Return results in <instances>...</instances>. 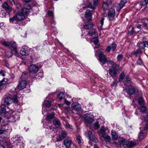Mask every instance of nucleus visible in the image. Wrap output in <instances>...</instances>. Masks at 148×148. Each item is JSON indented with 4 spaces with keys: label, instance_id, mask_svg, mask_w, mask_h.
Here are the masks:
<instances>
[{
    "label": "nucleus",
    "instance_id": "f257e3e1",
    "mask_svg": "<svg viewBox=\"0 0 148 148\" xmlns=\"http://www.w3.org/2000/svg\"><path fill=\"white\" fill-rule=\"evenodd\" d=\"M52 102L51 100L48 97L46 98V100L44 101V105L42 106V114L44 116L47 115L45 119L48 122L50 121L54 117V113L52 112L51 114H49V113L46 108L51 106Z\"/></svg>",
    "mask_w": 148,
    "mask_h": 148
},
{
    "label": "nucleus",
    "instance_id": "f03ea898",
    "mask_svg": "<svg viewBox=\"0 0 148 148\" xmlns=\"http://www.w3.org/2000/svg\"><path fill=\"white\" fill-rule=\"evenodd\" d=\"M143 127H140L141 131L139 132L138 135V138L140 140L143 138L145 134L142 131L144 130H146L148 129V116L147 114L143 115L142 123Z\"/></svg>",
    "mask_w": 148,
    "mask_h": 148
},
{
    "label": "nucleus",
    "instance_id": "7ed1b4c3",
    "mask_svg": "<svg viewBox=\"0 0 148 148\" xmlns=\"http://www.w3.org/2000/svg\"><path fill=\"white\" fill-rule=\"evenodd\" d=\"M107 64L111 65L112 66L111 69L109 70V74L112 77H114L116 76L117 73L119 71V65L114 63L112 61H109L107 62Z\"/></svg>",
    "mask_w": 148,
    "mask_h": 148
},
{
    "label": "nucleus",
    "instance_id": "20e7f679",
    "mask_svg": "<svg viewBox=\"0 0 148 148\" xmlns=\"http://www.w3.org/2000/svg\"><path fill=\"white\" fill-rule=\"evenodd\" d=\"M99 3V0H93L92 4L90 2L88 1L86 3L83 5H85V6L82 7V9H81L79 11L81 12L83 10H85L86 8H90L93 10H95L96 9V7L97 6Z\"/></svg>",
    "mask_w": 148,
    "mask_h": 148
},
{
    "label": "nucleus",
    "instance_id": "39448f33",
    "mask_svg": "<svg viewBox=\"0 0 148 148\" xmlns=\"http://www.w3.org/2000/svg\"><path fill=\"white\" fill-rule=\"evenodd\" d=\"M25 18V15L22 12H18L12 17L10 18V23H12L16 21H21L23 20Z\"/></svg>",
    "mask_w": 148,
    "mask_h": 148
},
{
    "label": "nucleus",
    "instance_id": "423d86ee",
    "mask_svg": "<svg viewBox=\"0 0 148 148\" xmlns=\"http://www.w3.org/2000/svg\"><path fill=\"white\" fill-rule=\"evenodd\" d=\"M84 122L86 125H89L95 121L94 116L90 113H87L84 117Z\"/></svg>",
    "mask_w": 148,
    "mask_h": 148
},
{
    "label": "nucleus",
    "instance_id": "0eeeda50",
    "mask_svg": "<svg viewBox=\"0 0 148 148\" xmlns=\"http://www.w3.org/2000/svg\"><path fill=\"white\" fill-rule=\"evenodd\" d=\"M2 44L6 47L12 49L13 51L15 53L17 52L16 49L17 45L16 42L15 41H11L10 42L5 41L2 42Z\"/></svg>",
    "mask_w": 148,
    "mask_h": 148
},
{
    "label": "nucleus",
    "instance_id": "6e6552de",
    "mask_svg": "<svg viewBox=\"0 0 148 148\" xmlns=\"http://www.w3.org/2000/svg\"><path fill=\"white\" fill-rule=\"evenodd\" d=\"M31 10V6L27 4L24 5V7L21 10V12L24 15L28 14Z\"/></svg>",
    "mask_w": 148,
    "mask_h": 148
},
{
    "label": "nucleus",
    "instance_id": "1a4fd4ad",
    "mask_svg": "<svg viewBox=\"0 0 148 148\" xmlns=\"http://www.w3.org/2000/svg\"><path fill=\"white\" fill-rule=\"evenodd\" d=\"M25 147V145L23 141L15 142L13 145H9V148H24Z\"/></svg>",
    "mask_w": 148,
    "mask_h": 148
},
{
    "label": "nucleus",
    "instance_id": "9d476101",
    "mask_svg": "<svg viewBox=\"0 0 148 148\" xmlns=\"http://www.w3.org/2000/svg\"><path fill=\"white\" fill-rule=\"evenodd\" d=\"M99 60L102 65H104L105 63L107 64V62L109 61L107 60L106 56L103 54H100L99 55ZM110 61H111L110 60Z\"/></svg>",
    "mask_w": 148,
    "mask_h": 148
},
{
    "label": "nucleus",
    "instance_id": "9b49d317",
    "mask_svg": "<svg viewBox=\"0 0 148 148\" xmlns=\"http://www.w3.org/2000/svg\"><path fill=\"white\" fill-rule=\"evenodd\" d=\"M115 13V10L114 9H111L109 10L108 12V17L110 20L112 21L113 20Z\"/></svg>",
    "mask_w": 148,
    "mask_h": 148
},
{
    "label": "nucleus",
    "instance_id": "f8f14e48",
    "mask_svg": "<svg viewBox=\"0 0 148 148\" xmlns=\"http://www.w3.org/2000/svg\"><path fill=\"white\" fill-rule=\"evenodd\" d=\"M87 134L90 140L95 143H97L98 142V139L95 136L92 134L90 131H88Z\"/></svg>",
    "mask_w": 148,
    "mask_h": 148
},
{
    "label": "nucleus",
    "instance_id": "ddd939ff",
    "mask_svg": "<svg viewBox=\"0 0 148 148\" xmlns=\"http://www.w3.org/2000/svg\"><path fill=\"white\" fill-rule=\"evenodd\" d=\"M27 84V82L25 80L19 81L18 85V88L19 90H22L25 88Z\"/></svg>",
    "mask_w": 148,
    "mask_h": 148
},
{
    "label": "nucleus",
    "instance_id": "4468645a",
    "mask_svg": "<svg viewBox=\"0 0 148 148\" xmlns=\"http://www.w3.org/2000/svg\"><path fill=\"white\" fill-rule=\"evenodd\" d=\"M29 49L27 46L23 48L20 50V53L23 56H27L29 53Z\"/></svg>",
    "mask_w": 148,
    "mask_h": 148
},
{
    "label": "nucleus",
    "instance_id": "2eb2a0df",
    "mask_svg": "<svg viewBox=\"0 0 148 148\" xmlns=\"http://www.w3.org/2000/svg\"><path fill=\"white\" fill-rule=\"evenodd\" d=\"M112 3L111 0H107L106 2H103L102 8L104 10H107L109 8V6Z\"/></svg>",
    "mask_w": 148,
    "mask_h": 148
},
{
    "label": "nucleus",
    "instance_id": "dca6fc26",
    "mask_svg": "<svg viewBox=\"0 0 148 148\" xmlns=\"http://www.w3.org/2000/svg\"><path fill=\"white\" fill-rule=\"evenodd\" d=\"M127 140L124 138H121L118 140V143L121 146L125 148Z\"/></svg>",
    "mask_w": 148,
    "mask_h": 148
},
{
    "label": "nucleus",
    "instance_id": "f3484780",
    "mask_svg": "<svg viewBox=\"0 0 148 148\" xmlns=\"http://www.w3.org/2000/svg\"><path fill=\"white\" fill-rule=\"evenodd\" d=\"M126 90L127 93L129 95H132L136 92V90L134 87L132 86L127 87Z\"/></svg>",
    "mask_w": 148,
    "mask_h": 148
},
{
    "label": "nucleus",
    "instance_id": "a211bd4d",
    "mask_svg": "<svg viewBox=\"0 0 148 148\" xmlns=\"http://www.w3.org/2000/svg\"><path fill=\"white\" fill-rule=\"evenodd\" d=\"M117 45L115 43H113L110 45L108 46L106 49L107 52H110L111 49L114 51Z\"/></svg>",
    "mask_w": 148,
    "mask_h": 148
},
{
    "label": "nucleus",
    "instance_id": "6ab92c4d",
    "mask_svg": "<svg viewBox=\"0 0 148 148\" xmlns=\"http://www.w3.org/2000/svg\"><path fill=\"white\" fill-rule=\"evenodd\" d=\"M93 12V11L89 10L86 11L85 14V17L89 21L91 19Z\"/></svg>",
    "mask_w": 148,
    "mask_h": 148
},
{
    "label": "nucleus",
    "instance_id": "aec40b11",
    "mask_svg": "<svg viewBox=\"0 0 148 148\" xmlns=\"http://www.w3.org/2000/svg\"><path fill=\"white\" fill-rule=\"evenodd\" d=\"M72 108L75 110L77 111H80L81 109V105L76 103H73L72 104Z\"/></svg>",
    "mask_w": 148,
    "mask_h": 148
},
{
    "label": "nucleus",
    "instance_id": "412c9836",
    "mask_svg": "<svg viewBox=\"0 0 148 148\" xmlns=\"http://www.w3.org/2000/svg\"><path fill=\"white\" fill-rule=\"evenodd\" d=\"M38 70V67L36 65L32 64L29 67V72H37Z\"/></svg>",
    "mask_w": 148,
    "mask_h": 148
},
{
    "label": "nucleus",
    "instance_id": "4be33fe9",
    "mask_svg": "<svg viewBox=\"0 0 148 148\" xmlns=\"http://www.w3.org/2000/svg\"><path fill=\"white\" fill-rule=\"evenodd\" d=\"M64 143L66 148H69L72 144V141L70 139L68 138L64 140Z\"/></svg>",
    "mask_w": 148,
    "mask_h": 148
},
{
    "label": "nucleus",
    "instance_id": "5701e85b",
    "mask_svg": "<svg viewBox=\"0 0 148 148\" xmlns=\"http://www.w3.org/2000/svg\"><path fill=\"white\" fill-rule=\"evenodd\" d=\"M88 36L89 35L94 38L97 37V30L95 29H93L92 30L89 31L87 33Z\"/></svg>",
    "mask_w": 148,
    "mask_h": 148
},
{
    "label": "nucleus",
    "instance_id": "b1692460",
    "mask_svg": "<svg viewBox=\"0 0 148 148\" xmlns=\"http://www.w3.org/2000/svg\"><path fill=\"white\" fill-rule=\"evenodd\" d=\"M136 143L133 141H129L127 140L125 148H132L136 145Z\"/></svg>",
    "mask_w": 148,
    "mask_h": 148
},
{
    "label": "nucleus",
    "instance_id": "393cba45",
    "mask_svg": "<svg viewBox=\"0 0 148 148\" xmlns=\"http://www.w3.org/2000/svg\"><path fill=\"white\" fill-rule=\"evenodd\" d=\"M43 126L45 128H46L45 132L46 133L49 134L53 131L51 128V125L50 123H49L47 126H46V124H44Z\"/></svg>",
    "mask_w": 148,
    "mask_h": 148
},
{
    "label": "nucleus",
    "instance_id": "a878e982",
    "mask_svg": "<svg viewBox=\"0 0 148 148\" xmlns=\"http://www.w3.org/2000/svg\"><path fill=\"white\" fill-rule=\"evenodd\" d=\"M12 115L11 116V119L14 120L12 121L13 122H15L16 120H18L20 119V116L19 115L15 113V112H12Z\"/></svg>",
    "mask_w": 148,
    "mask_h": 148
},
{
    "label": "nucleus",
    "instance_id": "bb28decb",
    "mask_svg": "<svg viewBox=\"0 0 148 148\" xmlns=\"http://www.w3.org/2000/svg\"><path fill=\"white\" fill-rule=\"evenodd\" d=\"M3 8L7 12H10L12 10V9L10 8L8 4L6 2H5L2 5Z\"/></svg>",
    "mask_w": 148,
    "mask_h": 148
},
{
    "label": "nucleus",
    "instance_id": "cd10ccee",
    "mask_svg": "<svg viewBox=\"0 0 148 148\" xmlns=\"http://www.w3.org/2000/svg\"><path fill=\"white\" fill-rule=\"evenodd\" d=\"M126 3V0H121L120 3L117 7V10H120L121 9Z\"/></svg>",
    "mask_w": 148,
    "mask_h": 148
},
{
    "label": "nucleus",
    "instance_id": "c85d7f7f",
    "mask_svg": "<svg viewBox=\"0 0 148 148\" xmlns=\"http://www.w3.org/2000/svg\"><path fill=\"white\" fill-rule=\"evenodd\" d=\"M140 112L142 114H148L147 113V109L145 106H140L139 108Z\"/></svg>",
    "mask_w": 148,
    "mask_h": 148
},
{
    "label": "nucleus",
    "instance_id": "c756f323",
    "mask_svg": "<svg viewBox=\"0 0 148 148\" xmlns=\"http://www.w3.org/2000/svg\"><path fill=\"white\" fill-rule=\"evenodd\" d=\"M12 103V100L11 98L6 97L5 98L4 101V105H8Z\"/></svg>",
    "mask_w": 148,
    "mask_h": 148
},
{
    "label": "nucleus",
    "instance_id": "7c9ffc66",
    "mask_svg": "<svg viewBox=\"0 0 148 148\" xmlns=\"http://www.w3.org/2000/svg\"><path fill=\"white\" fill-rule=\"evenodd\" d=\"M0 144L2 147L4 148L7 147L8 146L6 141L3 138L0 140Z\"/></svg>",
    "mask_w": 148,
    "mask_h": 148
},
{
    "label": "nucleus",
    "instance_id": "2f4dec72",
    "mask_svg": "<svg viewBox=\"0 0 148 148\" xmlns=\"http://www.w3.org/2000/svg\"><path fill=\"white\" fill-rule=\"evenodd\" d=\"M5 130L3 128L0 129V137L2 138H4L6 136Z\"/></svg>",
    "mask_w": 148,
    "mask_h": 148
},
{
    "label": "nucleus",
    "instance_id": "473e14b6",
    "mask_svg": "<svg viewBox=\"0 0 148 148\" xmlns=\"http://www.w3.org/2000/svg\"><path fill=\"white\" fill-rule=\"evenodd\" d=\"M93 25L91 23L89 22L88 24H86L85 26H84L83 28L85 29H91L93 28Z\"/></svg>",
    "mask_w": 148,
    "mask_h": 148
},
{
    "label": "nucleus",
    "instance_id": "72a5a7b5",
    "mask_svg": "<svg viewBox=\"0 0 148 148\" xmlns=\"http://www.w3.org/2000/svg\"><path fill=\"white\" fill-rule=\"evenodd\" d=\"M12 113V111H7L6 112H5L4 114V117L6 119H8L10 118H11V116L10 115Z\"/></svg>",
    "mask_w": 148,
    "mask_h": 148
},
{
    "label": "nucleus",
    "instance_id": "f704fd0d",
    "mask_svg": "<svg viewBox=\"0 0 148 148\" xmlns=\"http://www.w3.org/2000/svg\"><path fill=\"white\" fill-rule=\"evenodd\" d=\"M102 137L103 138L106 142H109L111 140V138L110 136L104 134L102 135Z\"/></svg>",
    "mask_w": 148,
    "mask_h": 148
},
{
    "label": "nucleus",
    "instance_id": "c9c22d12",
    "mask_svg": "<svg viewBox=\"0 0 148 148\" xmlns=\"http://www.w3.org/2000/svg\"><path fill=\"white\" fill-rule=\"evenodd\" d=\"M94 38V40H93L92 38H91V41H92L94 42V44L95 45L96 47H98L99 46V41L98 39V37H96Z\"/></svg>",
    "mask_w": 148,
    "mask_h": 148
},
{
    "label": "nucleus",
    "instance_id": "e433bc0d",
    "mask_svg": "<svg viewBox=\"0 0 148 148\" xmlns=\"http://www.w3.org/2000/svg\"><path fill=\"white\" fill-rule=\"evenodd\" d=\"M5 105H1L0 107V113L2 114L5 112Z\"/></svg>",
    "mask_w": 148,
    "mask_h": 148
},
{
    "label": "nucleus",
    "instance_id": "4c0bfd02",
    "mask_svg": "<svg viewBox=\"0 0 148 148\" xmlns=\"http://www.w3.org/2000/svg\"><path fill=\"white\" fill-rule=\"evenodd\" d=\"M53 123L56 127L59 126L61 124L60 121L58 119H56L53 121Z\"/></svg>",
    "mask_w": 148,
    "mask_h": 148
},
{
    "label": "nucleus",
    "instance_id": "58836bf2",
    "mask_svg": "<svg viewBox=\"0 0 148 148\" xmlns=\"http://www.w3.org/2000/svg\"><path fill=\"white\" fill-rule=\"evenodd\" d=\"M138 101L139 105L141 106H144L145 103L142 97H139L138 99Z\"/></svg>",
    "mask_w": 148,
    "mask_h": 148
},
{
    "label": "nucleus",
    "instance_id": "ea45409f",
    "mask_svg": "<svg viewBox=\"0 0 148 148\" xmlns=\"http://www.w3.org/2000/svg\"><path fill=\"white\" fill-rule=\"evenodd\" d=\"M111 134L112 139L113 140H117L118 139V136L114 131H112Z\"/></svg>",
    "mask_w": 148,
    "mask_h": 148
},
{
    "label": "nucleus",
    "instance_id": "a19ab883",
    "mask_svg": "<svg viewBox=\"0 0 148 148\" xmlns=\"http://www.w3.org/2000/svg\"><path fill=\"white\" fill-rule=\"evenodd\" d=\"M148 4V0H142L140 3V5L142 6H144L146 8L147 4Z\"/></svg>",
    "mask_w": 148,
    "mask_h": 148
},
{
    "label": "nucleus",
    "instance_id": "79ce46f5",
    "mask_svg": "<svg viewBox=\"0 0 148 148\" xmlns=\"http://www.w3.org/2000/svg\"><path fill=\"white\" fill-rule=\"evenodd\" d=\"M144 44V42H140L137 43V45L139 49H141L145 48V46Z\"/></svg>",
    "mask_w": 148,
    "mask_h": 148
},
{
    "label": "nucleus",
    "instance_id": "37998d69",
    "mask_svg": "<svg viewBox=\"0 0 148 148\" xmlns=\"http://www.w3.org/2000/svg\"><path fill=\"white\" fill-rule=\"evenodd\" d=\"M64 94L62 92H60L58 95V98L60 100H62L64 98Z\"/></svg>",
    "mask_w": 148,
    "mask_h": 148
},
{
    "label": "nucleus",
    "instance_id": "c03bdc74",
    "mask_svg": "<svg viewBox=\"0 0 148 148\" xmlns=\"http://www.w3.org/2000/svg\"><path fill=\"white\" fill-rule=\"evenodd\" d=\"M15 140L17 142H20V141H22V140H23V138L21 136H20L16 135L15 136Z\"/></svg>",
    "mask_w": 148,
    "mask_h": 148
},
{
    "label": "nucleus",
    "instance_id": "a18cd8bd",
    "mask_svg": "<svg viewBox=\"0 0 148 148\" xmlns=\"http://www.w3.org/2000/svg\"><path fill=\"white\" fill-rule=\"evenodd\" d=\"M125 74L123 71L120 74L119 81L120 82L122 81L125 77Z\"/></svg>",
    "mask_w": 148,
    "mask_h": 148
},
{
    "label": "nucleus",
    "instance_id": "49530a36",
    "mask_svg": "<svg viewBox=\"0 0 148 148\" xmlns=\"http://www.w3.org/2000/svg\"><path fill=\"white\" fill-rule=\"evenodd\" d=\"M37 72H29L30 77L32 78H34L37 76L36 73Z\"/></svg>",
    "mask_w": 148,
    "mask_h": 148
},
{
    "label": "nucleus",
    "instance_id": "de8ad7c7",
    "mask_svg": "<svg viewBox=\"0 0 148 148\" xmlns=\"http://www.w3.org/2000/svg\"><path fill=\"white\" fill-rule=\"evenodd\" d=\"M37 78L38 79L42 78L44 76L43 73L42 72H40L38 73V74L37 75Z\"/></svg>",
    "mask_w": 148,
    "mask_h": 148
},
{
    "label": "nucleus",
    "instance_id": "09e8293b",
    "mask_svg": "<svg viewBox=\"0 0 148 148\" xmlns=\"http://www.w3.org/2000/svg\"><path fill=\"white\" fill-rule=\"evenodd\" d=\"M137 64L142 66L143 64V63L142 62V60L140 57H139L138 59L136 62Z\"/></svg>",
    "mask_w": 148,
    "mask_h": 148
},
{
    "label": "nucleus",
    "instance_id": "8fccbe9b",
    "mask_svg": "<svg viewBox=\"0 0 148 148\" xmlns=\"http://www.w3.org/2000/svg\"><path fill=\"white\" fill-rule=\"evenodd\" d=\"M106 130L105 128L104 127H101L100 130L99 131V133L100 134H102V135H104V133H105Z\"/></svg>",
    "mask_w": 148,
    "mask_h": 148
},
{
    "label": "nucleus",
    "instance_id": "3c124183",
    "mask_svg": "<svg viewBox=\"0 0 148 148\" xmlns=\"http://www.w3.org/2000/svg\"><path fill=\"white\" fill-rule=\"evenodd\" d=\"M12 99V102H13L14 103H17L18 102V100L17 96H14Z\"/></svg>",
    "mask_w": 148,
    "mask_h": 148
},
{
    "label": "nucleus",
    "instance_id": "603ef678",
    "mask_svg": "<svg viewBox=\"0 0 148 148\" xmlns=\"http://www.w3.org/2000/svg\"><path fill=\"white\" fill-rule=\"evenodd\" d=\"M123 58V56L122 54H119L117 57V60L120 62L122 60Z\"/></svg>",
    "mask_w": 148,
    "mask_h": 148
},
{
    "label": "nucleus",
    "instance_id": "864d4df0",
    "mask_svg": "<svg viewBox=\"0 0 148 148\" xmlns=\"http://www.w3.org/2000/svg\"><path fill=\"white\" fill-rule=\"evenodd\" d=\"M94 128L95 130L98 129L100 127V125L98 122H96L93 125Z\"/></svg>",
    "mask_w": 148,
    "mask_h": 148
},
{
    "label": "nucleus",
    "instance_id": "5fc2aeb1",
    "mask_svg": "<svg viewBox=\"0 0 148 148\" xmlns=\"http://www.w3.org/2000/svg\"><path fill=\"white\" fill-rule=\"evenodd\" d=\"M125 81L126 82L128 83H130L131 82V79L128 75L126 76Z\"/></svg>",
    "mask_w": 148,
    "mask_h": 148
},
{
    "label": "nucleus",
    "instance_id": "6e6d98bb",
    "mask_svg": "<svg viewBox=\"0 0 148 148\" xmlns=\"http://www.w3.org/2000/svg\"><path fill=\"white\" fill-rule=\"evenodd\" d=\"M16 5V8L18 9H21V5L20 3L18 2H16V3L14 5Z\"/></svg>",
    "mask_w": 148,
    "mask_h": 148
},
{
    "label": "nucleus",
    "instance_id": "4d7b16f0",
    "mask_svg": "<svg viewBox=\"0 0 148 148\" xmlns=\"http://www.w3.org/2000/svg\"><path fill=\"white\" fill-rule=\"evenodd\" d=\"M82 138L80 135H79L77 137V140L79 144H80L81 143Z\"/></svg>",
    "mask_w": 148,
    "mask_h": 148
},
{
    "label": "nucleus",
    "instance_id": "13d9d810",
    "mask_svg": "<svg viewBox=\"0 0 148 148\" xmlns=\"http://www.w3.org/2000/svg\"><path fill=\"white\" fill-rule=\"evenodd\" d=\"M6 13L3 11H1L0 12V16L1 17H5Z\"/></svg>",
    "mask_w": 148,
    "mask_h": 148
},
{
    "label": "nucleus",
    "instance_id": "bf43d9fd",
    "mask_svg": "<svg viewBox=\"0 0 148 148\" xmlns=\"http://www.w3.org/2000/svg\"><path fill=\"white\" fill-rule=\"evenodd\" d=\"M67 135V133L65 131L62 130L61 132V136L63 138Z\"/></svg>",
    "mask_w": 148,
    "mask_h": 148
},
{
    "label": "nucleus",
    "instance_id": "052dcab7",
    "mask_svg": "<svg viewBox=\"0 0 148 148\" xmlns=\"http://www.w3.org/2000/svg\"><path fill=\"white\" fill-rule=\"evenodd\" d=\"M104 20V18H103L101 19V20H100V23H101V25L100 27V29L101 30H102V27L103 24Z\"/></svg>",
    "mask_w": 148,
    "mask_h": 148
},
{
    "label": "nucleus",
    "instance_id": "680f3d73",
    "mask_svg": "<svg viewBox=\"0 0 148 148\" xmlns=\"http://www.w3.org/2000/svg\"><path fill=\"white\" fill-rule=\"evenodd\" d=\"M140 53H142V51L141 50V49H139L134 52V54L135 55H137V54Z\"/></svg>",
    "mask_w": 148,
    "mask_h": 148
},
{
    "label": "nucleus",
    "instance_id": "e2e57ef3",
    "mask_svg": "<svg viewBox=\"0 0 148 148\" xmlns=\"http://www.w3.org/2000/svg\"><path fill=\"white\" fill-rule=\"evenodd\" d=\"M8 122H7V121H4L2 122L1 125L3 126H5L8 125Z\"/></svg>",
    "mask_w": 148,
    "mask_h": 148
},
{
    "label": "nucleus",
    "instance_id": "0e129e2a",
    "mask_svg": "<svg viewBox=\"0 0 148 148\" xmlns=\"http://www.w3.org/2000/svg\"><path fill=\"white\" fill-rule=\"evenodd\" d=\"M118 83V82L117 80H115L113 83L111 84L112 86H116Z\"/></svg>",
    "mask_w": 148,
    "mask_h": 148
},
{
    "label": "nucleus",
    "instance_id": "69168bd1",
    "mask_svg": "<svg viewBox=\"0 0 148 148\" xmlns=\"http://www.w3.org/2000/svg\"><path fill=\"white\" fill-rule=\"evenodd\" d=\"M47 14L49 16H52L53 15V13L51 11H49Z\"/></svg>",
    "mask_w": 148,
    "mask_h": 148
},
{
    "label": "nucleus",
    "instance_id": "338daca9",
    "mask_svg": "<svg viewBox=\"0 0 148 148\" xmlns=\"http://www.w3.org/2000/svg\"><path fill=\"white\" fill-rule=\"evenodd\" d=\"M63 139V138L61 136H60L57 138V141H61Z\"/></svg>",
    "mask_w": 148,
    "mask_h": 148
},
{
    "label": "nucleus",
    "instance_id": "774afa93",
    "mask_svg": "<svg viewBox=\"0 0 148 148\" xmlns=\"http://www.w3.org/2000/svg\"><path fill=\"white\" fill-rule=\"evenodd\" d=\"M0 75L3 76H4L5 75L4 71L3 70H1L0 71Z\"/></svg>",
    "mask_w": 148,
    "mask_h": 148
}]
</instances>
